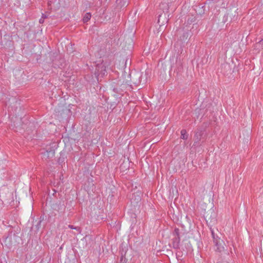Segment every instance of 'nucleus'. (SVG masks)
<instances>
[{
	"label": "nucleus",
	"instance_id": "nucleus-1",
	"mask_svg": "<svg viewBox=\"0 0 263 263\" xmlns=\"http://www.w3.org/2000/svg\"><path fill=\"white\" fill-rule=\"evenodd\" d=\"M215 250L216 252L221 253V255H224L229 256L228 252L225 249L224 242L220 238L217 240H215L214 242Z\"/></svg>",
	"mask_w": 263,
	"mask_h": 263
},
{
	"label": "nucleus",
	"instance_id": "nucleus-2",
	"mask_svg": "<svg viewBox=\"0 0 263 263\" xmlns=\"http://www.w3.org/2000/svg\"><path fill=\"white\" fill-rule=\"evenodd\" d=\"M106 72V66L103 63H99L96 65L94 73L98 81H99V78H103Z\"/></svg>",
	"mask_w": 263,
	"mask_h": 263
},
{
	"label": "nucleus",
	"instance_id": "nucleus-3",
	"mask_svg": "<svg viewBox=\"0 0 263 263\" xmlns=\"http://www.w3.org/2000/svg\"><path fill=\"white\" fill-rule=\"evenodd\" d=\"M203 134V131L201 129H198L195 135V141L194 145H197L199 144V141L201 140V138Z\"/></svg>",
	"mask_w": 263,
	"mask_h": 263
},
{
	"label": "nucleus",
	"instance_id": "nucleus-4",
	"mask_svg": "<svg viewBox=\"0 0 263 263\" xmlns=\"http://www.w3.org/2000/svg\"><path fill=\"white\" fill-rule=\"evenodd\" d=\"M180 237H174L172 239V247L175 249L179 248Z\"/></svg>",
	"mask_w": 263,
	"mask_h": 263
},
{
	"label": "nucleus",
	"instance_id": "nucleus-5",
	"mask_svg": "<svg viewBox=\"0 0 263 263\" xmlns=\"http://www.w3.org/2000/svg\"><path fill=\"white\" fill-rule=\"evenodd\" d=\"M221 69L223 70V72L224 74H226L228 72H230L231 71V67L229 64L227 63H224L221 65Z\"/></svg>",
	"mask_w": 263,
	"mask_h": 263
},
{
	"label": "nucleus",
	"instance_id": "nucleus-6",
	"mask_svg": "<svg viewBox=\"0 0 263 263\" xmlns=\"http://www.w3.org/2000/svg\"><path fill=\"white\" fill-rule=\"evenodd\" d=\"M11 239V233H10L5 238V239L4 241L6 246H7L8 247H10L12 245Z\"/></svg>",
	"mask_w": 263,
	"mask_h": 263
},
{
	"label": "nucleus",
	"instance_id": "nucleus-7",
	"mask_svg": "<svg viewBox=\"0 0 263 263\" xmlns=\"http://www.w3.org/2000/svg\"><path fill=\"white\" fill-rule=\"evenodd\" d=\"M127 251V248L125 246H124L123 245H122L120 248L121 256H122V257H125Z\"/></svg>",
	"mask_w": 263,
	"mask_h": 263
},
{
	"label": "nucleus",
	"instance_id": "nucleus-8",
	"mask_svg": "<svg viewBox=\"0 0 263 263\" xmlns=\"http://www.w3.org/2000/svg\"><path fill=\"white\" fill-rule=\"evenodd\" d=\"M19 6H29L31 3V0H18Z\"/></svg>",
	"mask_w": 263,
	"mask_h": 263
},
{
	"label": "nucleus",
	"instance_id": "nucleus-9",
	"mask_svg": "<svg viewBox=\"0 0 263 263\" xmlns=\"http://www.w3.org/2000/svg\"><path fill=\"white\" fill-rule=\"evenodd\" d=\"M54 150H47L46 152L44 153V155L47 156V157L48 158L52 157L54 155Z\"/></svg>",
	"mask_w": 263,
	"mask_h": 263
},
{
	"label": "nucleus",
	"instance_id": "nucleus-10",
	"mask_svg": "<svg viewBox=\"0 0 263 263\" xmlns=\"http://www.w3.org/2000/svg\"><path fill=\"white\" fill-rule=\"evenodd\" d=\"M91 17V15L90 13H86L84 15L83 18V21L84 23L87 22L89 20H90Z\"/></svg>",
	"mask_w": 263,
	"mask_h": 263
},
{
	"label": "nucleus",
	"instance_id": "nucleus-11",
	"mask_svg": "<svg viewBox=\"0 0 263 263\" xmlns=\"http://www.w3.org/2000/svg\"><path fill=\"white\" fill-rule=\"evenodd\" d=\"M188 138V136L186 134V131L185 129H182L181 130V138L182 139L186 140Z\"/></svg>",
	"mask_w": 263,
	"mask_h": 263
},
{
	"label": "nucleus",
	"instance_id": "nucleus-12",
	"mask_svg": "<svg viewBox=\"0 0 263 263\" xmlns=\"http://www.w3.org/2000/svg\"><path fill=\"white\" fill-rule=\"evenodd\" d=\"M190 34L188 32H185L180 37V39L182 41H185L189 37Z\"/></svg>",
	"mask_w": 263,
	"mask_h": 263
},
{
	"label": "nucleus",
	"instance_id": "nucleus-13",
	"mask_svg": "<svg viewBox=\"0 0 263 263\" xmlns=\"http://www.w3.org/2000/svg\"><path fill=\"white\" fill-rule=\"evenodd\" d=\"M68 227L71 229H74L77 230L79 232V233H81V229L79 227H74L73 225L69 224L68 226Z\"/></svg>",
	"mask_w": 263,
	"mask_h": 263
},
{
	"label": "nucleus",
	"instance_id": "nucleus-14",
	"mask_svg": "<svg viewBox=\"0 0 263 263\" xmlns=\"http://www.w3.org/2000/svg\"><path fill=\"white\" fill-rule=\"evenodd\" d=\"M174 237H180V230L178 228H176L173 233Z\"/></svg>",
	"mask_w": 263,
	"mask_h": 263
},
{
	"label": "nucleus",
	"instance_id": "nucleus-15",
	"mask_svg": "<svg viewBox=\"0 0 263 263\" xmlns=\"http://www.w3.org/2000/svg\"><path fill=\"white\" fill-rule=\"evenodd\" d=\"M177 64L178 65L177 69H176V71L177 73L181 71L183 69V66L182 63L180 61L177 62Z\"/></svg>",
	"mask_w": 263,
	"mask_h": 263
},
{
	"label": "nucleus",
	"instance_id": "nucleus-16",
	"mask_svg": "<svg viewBox=\"0 0 263 263\" xmlns=\"http://www.w3.org/2000/svg\"><path fill=\"white\" fill-rule=\"evenodd\" d=\"M211 231L213 239V242L215 241V240L220 239V238L217 236V235L214 233L213 230L211 229Z\"/></svg>",
	"mask_w": 263,
	"mask_h": 263
},
{
	"label": "nucleus",
	"instance_id": "nucleus-17",
	"mask_svg": "<svg viewBox=\"0 0 263 263\" xmlns=\"http://www.w3.org/2000/svg\"><path fill=\"white\" fill-rule=\"evenodd\" d=\"M110 88L112 89V91L116 93H120V89L118 87H115L113 85H111Z\"/></svg>",
	"mask_w": 263,
	"mask_h": 263
},
{
	"label": "nucleus",
	"instance_id": "nucleus-18",
	"mask_svg": "<svg viewBox=\"0 0 263 263\" xmlns=\"http://www.w3.org/2000/svg\"><path fill=\"white\" fill-rule=\"evenodd\" d=\"M195 21V17H194V16H192V17H190V18H188L187 23H192L194 22Z\"/></svg>",
	"mask_w": 263,
	"mask_h": 263
},
{
	"label": "nucleus",
	"instance_id": "nucleus-19",
	"mask_svg": "<svg viewBox=\"0 0 263 263\" xmlns=\"http://www.w3.org/2000/svg\"><path fill=\"white\" fill-rule=\"evenodd\" d=\"M126 261L127 260L125 258V257L121 256L120 263H126Z\"/></svg>",
	"mask_w": 263,
	"mask_h": 263
},
{
	"label": "nucleus",
	"instance_id": "nucleus-20",
	"mask_svg": "<svg viewBox=\"0 0 263 263\" xmlns=\"http://www.w3.org/2000/svg\"><path fill=\"white\" fill-rule=\"evenodd\" d=\"M165 5H166V9L167 10L169 8V6L167 4L165 3V2H163V3H161V6H165ZM165 7V6H164Z\"/></svg>",
	"mask_w": 263,
	"mask_h": 263
},
{
	"label": "nucleus",
	"instance_id": "nucleus-21",
	"mask_svg": "<svg viewBox=\"0 0 263 263\" xmlns=\"http://www.w3.org/2000/svg\"><path fill=\"white\" fill-rule=\"evenodd\" d=\"M136 199L137 200V202H138V201L140 200L141 197L139 195H138V197Z\"/></svg>",
	"mask_w": 263,
	"mask_h": 263
},
{
	"label": "nucleus",
	"instance_id": "nucleus-22",
	"mask_svg": "<svg viewBox=\"0 0 263 263\" xmlns=\"http://www.w3.org/2000/svg\"><path fill=\"white\" fill-rule=\"evenodd\" d=\"M39 22H40V23H41V24L43 23V22H44V20H43V19H42V18L40 19V20H39Z\"/></svg>",
	"mask_w": 263,
	"mask_h": 263
},
{
	"label": "nucleus",
	"instance_id": "nucleus-23",
	"mask_svg": "<svg viewBox=\"0 0 263 263\" xmlns=\"http://www.w3.org/2000/svg\"><path fill=\"white\" fill-rule=\"evenodd\" d=\"M46 17H47L46 15H45V14H43V15H42V18H46Z\"/></svg>",
	"mask_w": 263,
	"mask_h": 263
}]
</instances>
